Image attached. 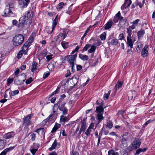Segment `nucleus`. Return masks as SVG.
<instances>
[{"label": "nucleus", "instance_id": "393cba45", "mask_svg": "<svg viewBox=\"0 0 155 155\" xmlns=\"http://www.w3.org/2000/svg\"><path fill=\"white\" fill-rule=\"evenodd\" d=\"M15 133L13 132H9L5 135V137L6 139H8L14 136Z\"/></svg>", "mask_w": 155, "mask_h": 155}, {"label": "nucleus", "instance_id": "c85d7f7f", "mask_svg": "<svg viewBox=\"0 0 155 155\" xmlns=\"http://www.w3.org/2000/svg\"><path fill=\"white\" fill-rule=\"evenodd\" d=\"M65 115L63 114L60 117V122H63L65 123L66 122H67L68 120V117H67L65 116Z\"/></svg>", "mask_w": 155, "mask_h": 155}, {"label": "nucleus", "instance_id": "c03bdc74", "mask_svg": "<svg viewBox=\"0 0 155 155\" xmlns=\"http://www.w3.org/2000/svg\"><path fill=\"white\" fill-rule=\"evenodd\" d=\"M15 5V3L14 2H10L8 5L6 6V7H8V8H13Z\"/></svg>", "mask_w": 155, "mask_h": 155}, {"label": "nucleus", "instance_id": "bf43d9fd", "mask_svg": "<svg viewBox=\"0 0 155 155\" xmlns=\"http://www.w3.org/2000/svg\"><path fill=\"white\" fill-rule=\"evenodd\" d=\"M50 74V72L48 71H47L44 73L43 74V78L45 79L47 78L49 75Z\"/></svg>", "mask_w": 155, "mask_h": 155}, {"label": "nucleus", "instance_id": "c756f323", "mask_svg": "<svg viewBox=\"0 0 155 155\" xmlns=\"http://www.w3.org/2000/svg\"><path fill=\"white\" fill-rule=\"evenodd\" d=\"M57 141L56 139H55L54 140V142L53 143L52 145L51 146V147L49 148V150L51 151L52 150L55 149L57 145Z\"/></svg>", "mask_w": 155, "mask_h": 155}, {"label": "nucleus", "instance_id": "9d476101", "mask_svg": "<svg viewBox=\"0 0 155 155\" xmlns=\"http://www.w3.org/2000/svg\"><path fill=\"white\" fill-rule=\"evenodd\" d=\"M148 46L146 45L141 52V55L143 58L147 57L148 54V51L147 50Z\"/></svg>", "mask_w": 155, "mask_h": 155}, {"label": "nucleus", "instance_id": "680f3d73", "mask_svg": "<svg viewBox=\"0 0 155 155\" xmlns=\"http://www.w3.org/2000/svg\"><path fill=\"white\" fill-rule=\"evenodd\" d=\"M53 55L52 54L48 55L46 57V58L48 61H49L52 58Z\"/></svg>", "mask_w": 155, "mask_h": 155}, {"label": "nucleus", "instance_id": "72a5a7b5", "mask_svg": "<svg viewBox=\"0 0 155 155\" xmlns=\"http://www.w3.org/2000/svg\"><path fill=\"white\" fill-rule=\"evenodd\" d=\"M120 12H118L114 17L113 21L115 23H117L118 21L119 20V16L120 15Z\"/></svg>", "mask_w": 155, "mask_h": 155}, {"label": "nucleus", "instance_id": "338daca9", "mask_svg": "<svg viewBox=\"0 0 155 155\" xmlns=\"http://www.w3.org/2000/svg\"><path fill=\"white\" fill-rule=\"evenodd\" d=\"M72 4L68 8V11H67L66 12V13L69 14H70V13H71V11L72 8L71 7V6L72 5Z\"/></svg>", "mask_w": 155, "mask_h": 155}, {"label": "nucleus", "instance_id": "de8ad7c7", "mask_svg": "<svg viewBox=\"0 0 155 155\" xmlns=\"http://www.w3.org/2000/svg\"><path fill=\"white\" fill-rule=\"evenodd\" d=\"M59 110L62 112V114L63 115H66L68 113V109L67 108H64Z\"/></svg>", "mask_w": 155, "mask_h": 155}, {"label": "nucleus", "instance_id": "c9c22d12", "mask_svg": "<svg viewBox=\"0 0 155 155\" xmlns=\"http://www.w3.org/2000/svg\"><path fill=\"white\" fill-rule=\"evenodd\" d=\"M121 144L122 145L123 148L127 145V139L124 137H123L121 140Z\"/></svg>", "mask_w": 155, "mask_h": 155}, {"label": "nucleus", "instance_id": "49530a36", "mask_svg": "<svg viewBox=\"0 0 155 155\" xmlns=\"http://www.w3.org/2000/svg\"><path fill=\"white\" fill-rule=\"evenodd\" d=\"M48 68H49V70L51 71H53L54 68V64H48Z\"/></svg>", "mask_w": 155, "mask_h": 155}, {"label": "nucleus", "instance_id": "864d4df0", "mask_svg": "<svg viewBox=\"0 0 155 155\" xmlns=\"http://www.w3.org/2000/svg\"><path fill=\"white\" fill-rule=\"evenodd\" d=\"M64 5V3L63 2H61L59 3L58 5L57 8L58 9H61L63 8V7Z\"/></svg>", "mask_w": 155, "mask_h": 155}, {"label": "nucleus", "instance_id": "5fc2aeb1", "mask_svg": "<svg viewBox=\"0 0 155 155\" xmlns=\"http://www.w3.org/2000/svg\"><path fill=\"white\" fill-rule=\"evenodd\" d=\"M91 131V129L88 128L86 131L85 133V134L87 136H89L90 135V132Z\"/></svg>", "mask_w": 155, "mask_h": 155}, {"label": "nucleus", "instance_id": "37998d69", "mask_svg": "<svg viewBox=\"0 0 155 155\" xmlns=\"http://www.w3.org/2000/svg\"><path fill=\"white\" fill-rule=\"evenodd\" d=\"M96 48V47L95 46L92 45L91 46V48L88 50V52L89 53L94 52L95 51Z\"/></svg>", "mask_w": 155, "mask_h": 155}, {"label": "nucleus", "instance_id": "e433bc0d", "mask_svg": "<svg viewBox=\"0 0 155 155\" xmlns=\"http://www.w3.org/2000/svg\"><path fill=\"white\" fill-rule=\"evenodd\" d=\"M51 115H49V116L45 120H44L42 122L43 123L45 124L47 122H48L49 121H51V119L53 120H54V119H53L51 117Z\"/></svg>", "mask_w": 155, "mask_h": 155}, {"label": "nucleus", "instance_id": "4c0bfd02", "mask_svg": "<svg viewBox=\"0 0 155 155\" xmlns=\"http://www.w3.org/2000/svg\"><path fill=\"white\" fill-rule=\"evenodd\" d=\"M56 107H54H54L53 108V111L51 112V114L50 115H51V117L53 119L54 117L55 116V115H57V114H55V113L57 111V110H56Z\"/></svg>", "mask_w": 155, "mask_h": 155}, {"label": "nucleus", "instance_id": "2eb2a0df", "mask_svg": "<svg viewBox=\"0 0 155 155\" xmlns=\"http://www.w3.org/2000/svg\"><path fill=\"white\" fill-rule=\"evenodd\" d=\"M127 45L129 47H130L131 48H133L134 42L135 41L134 39H132L131 38H127Z\"/></svg>", "mask_w": 155, "mask_h": 155}, {"label": "nucleus", "instance_id": "79ce46f5", "mask_svg": "<svg viewBox=\"0 0 155 155\" xmlns=\"http://www.w3.org/2000/svg\"><path fill=\"white\" fill-rule=\"evenodd\" d=\"M111 91L110 90L107 93H105L104 95V98L105 100H107L108 99L109 97V96L110 93Z\"/></svg>", "mask_w": 155, "mask_h": 155}, {"label": "nucleus", "instance_id": "3c124183", "mask_svg": "<svg viewBox=\"0 0 155 155\" xmlns=\"http://www.w3.org/2000/svg\"><path fill=\"white\" fill-rule=\"evenodd\" d=\"M14 81V79L13 78H9L7 80V85H9L12 83Z\"/></svg>", "mask_w": 155, "mask_h": 155}, {"label": "nucleus", "instance_id": "dca6fc26", "mask_svg": "<svg viewBox=\"0 0 155 155\" xmlns=\"http://www.w3.org/2000/svg\"><path fill=\"white\" fill-rule=\"evenodd\" d=\"M15 147V146L10 147L5 149L0 153V155H6L8 152L13 150Z\"/></svg>", "mask_w": 155, "mask_h": 155}, {"label": "nucleus", "instance_id": "ddd939ff", "mask_svg": "<svg viewBox=\"0 0 155 155\" xmlns=\"http://www.w3.org/2000/svg\"><path fill=\"white\" fill-rule=\"evenodd\" d=\"M26 18L24 16L20 18L19 20L20 22V25L21 26L23 27L27 23V20Z\"/></svg>", "mask_w": 155, "mask_h": 155}, {"label": "nucleus", "instance_id": "2f4dec72", "mask_svg": "<svg viewBox=\"0 0 155 155\" xmlns=\"http://www.w3.org/2000/svg\"><path fill=\"white\" fill-rule=\"evenodd\" d=\"M57 18H58V15H57L56 16L55 19L53 21L52 27V31H51L52 32L54 31V29L55 27V26L57 25V21H56V20H57Z\"/></svg>", "mask_w": 155, "mask_h": 155}, {"label": "nucleus", "instance_id": "f03ea898", "mask_svg": "<svg viewBox=\"0 0 155 155\" xmlns=\"http://www.w3.org/2000/svg\"><path fill=\"white\" fill-rule=\"evenodd\" d=\"M141 144V142L139 139L135 138L132 143L131 145L127 148V150L129 151H132L133 150L137 149L139 147Z\"/></svg>", "mask_w": 155, "mask_h": 155}, {"label": "nucleus", "instance_id": "6ab92c4d", "mask_svg": "<svg viewBox=\"0 0 155 155\" xmlns=\"http://www.w3.org/2000/svg\"><path fill=\"white\" fill-rule=\"evenodd\" d=\"M97 59H94L93 60L90 59L89 60V64L91 66L94 67L97 65Z\"/></svg>", "mask_w": 155, "mask_h": 155}, {"label": "nucleus", "instance_id": "f257e3e1", "mask_svg": "<svg viewBox=\"0 0 155 155\" xmlns=\"http://www.w3.org/2000/svg\"><path fill=\"white\" fill-rule=\"evenodd\" d=\"M24 40V37L21 34L15 35L13 38L12 42L13 45L18 46L21 45Z\"/></svg>", "mask_w": 155, "mask_h": 155}, {"label": "nucleus", "instance_id": "5701e85b", "mask_svg": "<svg viewBox=\"0 0 155 155\" xmlns=\"http://www.w3.org/2000/svg\"><path fill=\"white\" fill-rule=\"evenodd\" d=\"M123 83V82L118 81L115 86V90L117 91L119 90L122 87Z\"/></svg>", "mask_w": 155, "mask_h": 155}, {"label": "nucleus", "instance_id": "423d86ee", "mask_svg": "<svg viewBox=\"0 0 155 155\" xmlns=\"http://www.w3.org/2000/svg\"><path fill=\"white\" fill-rule=\"evenodd\" d=\"M31 116L30 114H28L23 118V125L25 126H28L31 124Z\"/></svg>", "mask_w": 155, "mask_h": 155}, {"label": "nucleus", "instance_id": "aec40b11", "mask_svg": "<svg viewBox=\"0 0 155 155\" xmlns=\"http://www.w3.org/2000/svg\"><path fill=\"white\" fill-rule=\"evenodd\" d=\"M113 24V22L111 20L108 21L104 25V29L105 30H107L111 27Z\"/></svg>", "mask_w": 155, "mask_h": 155}, {"label": "nucleus", "instance_id": "a878e982", "mask_svg": "<svg viewBox=\"0 0 155 155\" xmlns=\"http://www.w3.org/2000/svg\"><path fill=\"white\" fill-rule=\"evenodd\" d=\"M37 63L36 62L34 61L32 62L31 69V72H34L36 71V67L37 66Z\"/></svg>", "mask_w": 155, "mask_h": 155}, {"label": "nucleus", "instance_id": "4be33fe9", "mask_svg": "<svg viewBox=\"0 0 155 155\" xmlns=\"http://www.w3.org/2000/svg\"><path fill=\"white\" fill-rule=\"evenodd\" d=\"M33 145H34V146H37V149H30V150L31 151V152L32 153L33 155H35L36 152L38 150V149L39 147V145L38 144H36L35 143H33Z\"/></svg>", "mask_w": 155, "mask_h": 155}, {"label": "nucleus", "instance_id": "8fccbe9b", "mask_svg": "<svg viewBox=\"0 0 155 155\" xmlns=\"http://www.w3.org/2000/svg\"><path fill=\"white\" fill-rule=\"evenodd\" d=\"M103 132L100 131L99 136H98V142H97V146H99V144L100 143V141H101V136H102V133Z\"/></svg>", "mask_w": 155, "mask_h": 155}, {"label": "nucleus", "instance_id": "7c9ffc66", "mask_svg": "<svg viewBox=\"0 0 155 155\" xmlns=\"http://www.w3.org/2000/svg\"><path fill=\"white\" fill-rule=\"evenodd\" d=\"M103 114H97V117L98 120V124H99L104 119Z\"/></svg>", "mask_w": 155, "mask_h": 155}, {"label": "nucleus", "instance_id": "69168bd1", "mask_svg": "<svg viewBox=\"0 0 155 155\" xmlns=\"http://www.w3.org/2000/svg\"><path fill=\"white\" fill-rule=\"evenodd\" d=\"M82 68V66L80 65H78L77 66V70L78 71L81 70Z\"/></svg>", "mask_w": 155, "mask_h": 155}, {"label": "nucleus", "instance_id": "473e14b6", "mask_svg": "<svg viewBox=\"0 0 155 155\" xmlns=\"http://www.w3.org/2000/svg\"><path fill=\"white\" fill-rule=\"evenodd\" d=\"M22 83V81L20 80L18 76H17L14 81V84H15L20 85Z\"/></svg>", "mask_w": 155, "mask_h": 155}, {"label": "nucleus", "instance_id": "412c9836", "mask_svg": "<svg viewBox=\"0 0 155 155\" xmlns=\"http://www.w3.org/2000/svg\"><path fill=\"white\" fill-rule=\"evenodd\" d=\"M145 34V31L143 29H141L140 31H138L137 32V35L138 37V39L142 38Z\"/></svg>", "mask_w": 155, "mask_h": 155}, {"label": "nucleus", "instance_id": "20e7f679", "mask_svg": "<svg viewBox=\"0 0 155 155\" xmlns=\"http://www.w3.org/2000/svg\"><path fill=\"white\" fill-rule=\"evenodd\" d=\"M30 37H31V38H29L28 41H27L21 47V50L25 52V55L27 54V52L28 50V48L33 41V38L31 37V36Z\"/></svg>", "mask_w": 155, "mask_h": 155}, {"label": "nucleus", "instance_id": "603ef678", "mask_svg": "<svg viewBox=\"0 0 155 155\" xmlns=\"http://www.w3.org/2000/svg\"><path fill=\"white\" fill-rule=\"evenodd\" d=\"M91 47V45L90 44H87L86 46L83 48V51H87L88 48Z\"/></svg>", "mask_w": 155, "mask_h": 155}, {"label": "nucleus", "instance_id": "58836bf2", "mask_svg": "<svg viewBox=\"0 0 155 155\" xmlns=\"http://www.w3.org/2000/svg\"><path fill=\"white\" fill-rule=\"evenodd\" d=\"M108 155H119L118 152H114L112 150H110L108 151Z\"/></svg>", "mask_w": 155, "mask_h": 155}, {"label": "nucleus", "instance_id": "0eeeda50", "mask_svg": "<svg viewBox=\"0 0 155 155\" xmlns=\"http://www.w3.org/2000/svg\"><path fill=\"white\" fill-rule=\"evenodd\" d=\"M24 16L27 19H29L31 21L29 22V23L30 24L32 22L31 21L34 18L33 12L31 10L26 11L25 13Z\"/></svg>", "mask_w": 155, "mask_h": 155}, {"label": "nucleus", "instance_id": "cd10ccee", "mask_svg": "<svg viewBox=\"0 0 155 155\" xmlns=\"http://www.w3.org/2000/svg\"><path fill=\"white\" fill-rule=\"evenodd\" d=\"M79 57L81 59L84 61H87L88 59V56L85 54H79Z\"/></svg>", "mask_w": 155, "mask_h": 155}, {"label": "nucleus", "instance_id": "7ed1b4c3", "mask_svg": "<svg viewBox=\"0 0 155 155\" xmlns=\"http://www.w3.org/2000/svg\"><path fill=\"white\" fill-rule=\"evenodd\" d=\"M77 54H76L73 55H69L66 57V60L69 62L70 66L73 70L74 65L76 62V58Z\"/></svg>", "mask_w": 155, "mask_h": 155}, {"label": "nucleus", "instance_id": "39448f33", "mask_svg": "<svg viewBox=\"0 0 155 155\" xmlns=\"http://www.w3.org/2000/svg\"><path fill=\"white\" fill-rule=\"evenodd\" d=\"M8 92L9 94L10 98H12V97L18 94L19 93V91L18 90H16L13 91H11V90L9 88L7 89L5 91V95L4 96V98H6L7 97L8 94L7 92Z\"/></svg>", "mask_w": 155, "mask_h": 155}, {"label": "nucleus", "instance_id": "f704fd0d", "mask_svg": "<svg viewBox=\"0 0 155 155\" xmlns=\"http://www.w3.org/2000/svg\"><path fill=\"white\" fill-rule=\"evenodd\" d=\"M6 143L5 140L0 139V149H2L4 148Z\"/></svg>", "mask_w": 155, "mask_h": 155}, {"label": "nucleus", "instance_id": "9b49d317", "mask_svg": "<svg viewBox=\"0 0 155 155\" xmlns=\"http://www.w3.org/2000/svg\"><path fill=\"white\" fill-rule=\"evenodd\" d=\"M131 3V0H125V2L121 6V9L124 10V9H126V8H128L130 6Z\"/></svg>", "mask_w": 155, "mask_h": 155}, {"label": "nucleus", "instance_id": "b1692460", "mask_svg": "<svg viewBox=\"0 0 155 155\" xmlns=\"http://www.w3.org/2000/svg\"><path fill=\"white\" fill-rule=\"evenodd\" d=\"M96 111L97 114H103L104 109L103 107H97L96 108Z\"/></svg>", "mask_w": 155, "mask_h": 155}, {"label": "nucleus", "instance_id": "6e6d98bb", "mask_svg": "<svg viewBox=\"0 0 155 155\" xmlns=\"http://www.w3.org/2000/svg\"><path fill=\"white\" fill-rule=\"evenodd\" d=\"M107 128H109L110 129H111L113 127V124L111 122H109L108 123L106 126Z\"/></svg>", "mask_w": 155, "mask_h": 155}, {"label": "nucleus", "instance_id": "6e6552de", "mask_svg": "<svg viewBox=\"0 0 155 155\" xmlns=\"http://www.w3.org/2000/svg\"><path fill=\"white\" fill-rule=\"evenodd\" d=\"M66 103L60 100L57 103L54 104V107H56V110H58V109L59 110L63 109L64 108H67L65 106Z\"/></svg>", "mask_w": 155, "mask_h": 155}, {"label": "nucleus", "instance_id": "1a4fd4ad", "mask_svg": "<svg viewBox=\"0 0 155 155\" xmlns=\"http://www.w3.org/2000/svg\"><path fill=\"white\" fill-rule=\"evenodd\" d=\"M30 0H18V3L21 8H26L30 3Z\"/></svg>", "mask_w": 155, "mask_h": 155}, {"label": "nucleus", "instance_id": "0e129e2a", "mask_svg": "<svg viewBox=\"0 0 155 155\" xmlns=\"http://www.w3.org/2000/svg\"><path fill=\"white\" fill-rule=\"evenodd\" d=\"M140 21V20L139 19H137L135 20L134 21L132 22V23L133 25H137L138 23V22H139Z\"/></svg>", "mask_w": 155, "mask_h": 155}, {"label": "nucleus", "instance_id": "bb28decb", "mask_svg": "<svg viewBox=\"0 0 155 155\" xmlns=\"http://www.w3.org/2000/svg\"><path fill=\"white\" fill-rule=\"evenodd\" d=\"M61 124L57 123H56L54 125V126L52 130L51 131V133H54L61 126Z\"/></svg>", "mask_w": 155, "mask_h": 155}, {"label": "nucleus", "instance_id": "774afa93", "mask_svg": "<svg viewBox=\"0 0 155 155\" xmlns=\"http://www.w3.org/2000/svg\"><path fill=\"white\" fill-rule=\"evenodd\" d=\"M94 123H91L90 124L89 126V127L88 128H89L91 129H93V127H94Z\"/></svg>", "mask_w": 155, "mask_h": 155}, {"label": "nucleus", "instance_id": "a19ab883", "mask_svg": "<svg viewBox=\"0 0 155 155\" xmlns=\"http://www.w3.org/2000/svg\"><path fill=\"white\" fill-rule=\"evenodd\" d=\"M127 33L128 34L127 36V38H131V35L132 34V31L130 29H129L128 28H127Z\"/></svg>", "mask_w": 155, "mask_h": 155}, {"label": "nucleus", "instance_id": "f8f14e48", "mask_svg": "<svg viewBox=\"0 0 155 155\" xmlns=\"http://www.w3.org/2000/svg\"><path fill=\"white\" fill-rule=\"evenodd\" d=\"M81 131H82V132H84L85 131L87 127L86 120L85 119H84L81 121Z\"/></svg>", "mask_w": 155, "mask_h": 155}, {"label": "nucleus", "instance_id": "052dcab7", "mask_svg": "<svg viewBox=\"0 0 155 155\" xmlns=\"http://www.w3.org/2000/svg\"><path fill=\"white\" fill-rule=\"evenodd\" d=\"M30 136L31 137V139L32 141H34L35 140L36 138V135L35 134L32 133L31 135Z\"/></svg>", "mask_w": 155, "mask_h": 155}, {"label": "nucleus", "instance_id": "13d9d810", "mask_svg": "<svg viewBox=\"0 0 155 155\" xmlns=\"http://www.w3.org/2000/svg\"><path fill=\"white\" fill-rule=\"evenodd\" d=\"M33 80L31 77H30L28 79H27L25 82V83L27 84H30L32 81Z\"/></svg>", "mask_w": 155, "mask_h": 155}, {"label": "nucleus", "instance_id": "f3484780", "mask_svg": "<svg viewBox=\"0 0 155 155\" xmlns=\"http://www.w3.org/2000/svg\"><path fill=\"white\" fill-rule=\"evenodd\" d=\"M118 43L120 45V43L118 42V40L117 39H113L110 41H108L107 42V44L109 45H117Z\"/></svg>", "mask_w": 155, "mask_h": 155}, {"label": "nucleus", "instance_id": "a18cd8bd", "mask_svg": "<svg viewBox=\"0 0 155 155\" xmlns=\"http://www.w3.org/2000/svg\"><path fill=\"white\" fill-rule=\"evenodd\" d=\"M106 36V34L105 32L103 33L100 35V38L102 40H105Z\"/></svg>", "mask_w": 155, "mask_h": 155}, {"label": "nucleus", "instance_id": "09e8293b", "mask_svg": "<svg viewBox=\"0 0 155 155\" xmlns=\"http://www.w3.org/2000/svg\"><path fill=\"white\" fill-rule=\"evenodd\" d=\"M25 52H24L22 50H21L19 51V52L17 54V57L18 58H20L22 55V54L24 53Z\"/></svg>", "mask_w": 155, "mask_h": 155}, {"label": "nucleus", "instance_id": "ea45409f", "mask_svg": "<svg viewBox=\"0 0 155 155\" xmlns=\"http://www.w3.org/2000/svg\"><path fill=\"white\" fill-rule=\"evenodd\" d=\"M61 45L62 47L65 49L68 47V43L66 41H62L61 42Z\"/></svg>", "mask_w": 155, "mask_h": 155}, {"label": "nucleus", "instance_id": "e2e57ef3", "mask_svg": "<svg viewBox=\"0 0 155 155\" xmlns=\"http://www.w3.org/2000/svg\"><path fill=\"white\" fill-rule=\"evenodd\" d=\"M135 3L137 5H139L140 8H141L142 7V5L141 4V3L139 2L137 0Z\"/></svg>", "mask_w": 155, "mask_h": 155}, {"label": "nucleus", "instance_id": "a211bd4d", "mask_svg": "<svg viewBox=\"0 0 155 155\" xmlns=\"http://www.w3.org/2000/svg\"><path fill=\"white\" fill-rule=\"evenodd\" d=\"M35 132H37L39 135H42L43 134H45V130L44 128H40L37 129Z\"/></svg>", "mask_w": 155, "mask_h": 155}, {"label": "nucleus", "instance_id": "4468645a", "mask_svg": "<svg viewBox=\"0 0 155 155\" xmlns=\"http://www.w3.org/2000/svg\"><path fill=\"white\" fill-rule=\"evenodd\" d=\"M11 13V10L10 9L8 8V7H6L4 11V15L3 16L5 17H9Z\"/></svg>", "mask_w": 155, "mask_h": 155}, {"label": "nucleus", "instance_id": "4d7b16f0", "mask_svg": "<svg viewBox=\"0 0 155 155\" xmlns=\"http://www.w3.org/2000/svg\"><path fill=\"white\" fill-rule=\"evenodd\" d=\"M70 80H72L73 81L75 82L74 83V85H75L78 82V80L77 78L76 77H74L71 78L69 79Z\"/></svg>", "mask_w": 155, "mask_h": 155}]
</instances>
